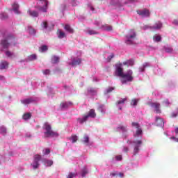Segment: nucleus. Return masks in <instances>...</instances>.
<instances>
[{
  "label": "nucleus",
  "mask_w": 178,
  "mask_h": 178,
  "mask_svg": "<svg viewBox=\"0 0 178 178\" xmlns=\"http://www.w3.org/2000/svg\"><path fill=\"white\" fill-rule=\"evenodd\" d=\"M150 106L152 108H154L156 113H161V104L154 102V103H151Z\"/></svg>",
  "instance_id": "11"
},
{
  "label": "nucleus",
  "mask_w": 178,
  "mask_h": 178,
  "mask_svg": "<svg viewBox=\"0 0 178 178\" xmlns=\"http://www.w3.org/2000/svg\"><path fill=\"white\" fill-rule=\"evenodd\" d=\"M134 65V60H128V66H133Z\"/></svg>",
  "instance_id": "48"
},
{
  "label": "nucleus",
  "mask_w": 178,
  "mask_h": 178,
  "mask_svg": "<svg viewBox=\"0 0 178 178\" xmlns=\"http://www.w3.org/2000/svg\"><path fill=\"white\" fill-rule=\"evenodd\" d=\"M177 113H172L171 115V118H177L178 116V108L175 109Z\"/></svg>",
  "instance_id": "45"
},
{
  "label": "nucleus",
  "mask_w": 178,
  "mask_h": 178,
  "mask_svg": "<svg viewBox=\"0 0 178 178\" xmlns=\"http://www.w3.org/2000/svg\"><path fill=\"white\" fill-rule=\"evenodd\" d=\"M8 67H9V63H8V61L3 60L0 63V70L8 69Z\"/></svg>",
  "instance_id": "17"
},
{
  "label": "nucleus",
  "mask_w": 178,
  "mask_h": 178,
  "mask_svg": "<svg viewBox=\"0 0 178 178\" xmlns=\"http://www.w3.org/2000/svg\"><path fill=\"white\" fill-rule=\"evenodd\" d=\"M42 73L44 74H50L51 73V71L49 70H44L42 71Z\"/></svg>",
  "instance_id": "49"
},
{
  "label": "nucleus",
  "mask_w": 178,
  "mask_h": 178,
  "mask_svg": "<svg viewBox=\"0 0 178 178\" xmlns=\"http://www.w3.org/2000/svg\"><path fill=\"white\" fill-rule=\"evenodd\" d=\"M156 123L157 126H159L160 127H163L165 126V122L163 121V119L156 117Z\"/></svg>",
  "instance_id": "14"
},
{
  "label": "nucleus",
  "mask_w": 178,
  "mask_h": 178,
  "mask_svg": "<svg viewBox=\"0 0 178 178\" xmlns=\"http://www.w3.org/2000/svg\"><path fill=\"white\" fill-rule=\"evenodd\" d=\"M104 108V105H100L98 108V111H101V109Z\"/></svg>",
  "instance_id": "55"
},
{
  "label": "nucleus",
  "mask_w": 178,
  "mask_h": 178,
  "mask_svg": "<svg viewBox=\"0 0 178 178\" xmlns=\"http://www.w3.org/2000/svg\"><path fill=\"white\" fill-rule=\"evenodd\" d=\"M83 142L85 144H88V143H90V137H88V136H87V135H85L83 137Z\"/></svg>",
  "instance_id": "33"
},
{
  "label": "nucleus",
  "mask_w": 178,
  "mask_h": 178,
  "mask_svg": "<svg viewBox=\"0 0 178 178\" xmlns=\"http://www.w3.org/2000/svg\"><path fill=\"white\" fill-rule=\"evenodd\" d=\"M13 10L16 13V15H20V11H19V4L14 3L12 5Z\"/></svg>",
  "instance_id": "18"
},
{
  "label": "nucleus",
  "mask_w": 178,
  "mask_h": 178,
  "mask_svg": "<svg viewBox=\"0 0 178 178\" xmlns=\"http://www.w3.org/2000/svg\"><path fill=\"white\" fill-rule=\"evenodd\" d=\"M116 161H122V155H118L115 156Z\"/></svg>",
  "instance_id": "51"
},
{
  "label": "nucleus",
  "mask_w": 178,
  "mask_h": 178,
  "mask_svg": "<svg viewBox=\"0 0 178 178\" xmlns=\"http://www.w3.org/2000/svg\"><path fill=\"white\" fill-rule=\"evenodd\" d=\"M91 10H94V7L90 8Z\"/></svg>",
  "instance_id": "60"
},
{
  "label": "nucleus",
  "mask_w": 178,
  "mask_h": 178,
  "mask_svg": "<svg viewBox=\"0 0 178 178\" xmlns=\"http://www.w3.org/2000/svg\"><path fill=\"white\" fill-rule=\"evenodd\" d=\"M8 17V14L6 13H2L0 15V19H1V20H6Z\"/></svg>",
  "instance_id": "35"
},
{
  "label": "nucleus",
  "mask_w": 178,
  "mask_h": 178,
  "mask_svg": "<svg viewBox=\"0 0 178 178\" xmlns=\"http://www.w3.org/2000/svg\"><path fill=\"white\" fill-rule=\"evenodd\" d=\"M149 67V63H145L143 66L139 68L140 72H145V68Z\"/></svg>",
  "instance_id": "24"
},
{
  "label": "nucleus",
  "mask_w": 178,
  "mask_h": 178,
  "mask_svg": "<svg viewBox=\"0 0 178 178\" xmlns=\"http://www.w3.org/2000/svg\"><path fill=\"white\" fill-rule=\"evenodd\" d=\"M41 26L43 29H48V22H47V21L42 22V24H41Z\"/></svg>",
  "instance_id": "39"
},
{
  "label": "nucleus",
  "mask_w": 178,
  "mask_h": 178,
  "mask_svg": "<svg viewBox=\"0 0 178 178\" xmlns=\"http://www.w3.org/2000/svg\"><path fill=\"white\" fill-rule=\"evenodd\" d=\"M29 58L30 60H35V59H37V56L35 54H32L29 56Z\"/></svg>",
  "instance_id": "44"
},
{
  "label": "nucleus",
  "mask_w": 178,
  "mask_h": 178,
  "mask_svg": "<svg viewBox=\"0 0 178 178\" xmlns=\"http://www.w3.org/2000/svg\"><path fill=\"white\" fill-rule=\"evenodd\" d=\"M81 58H73L70 65H71V66H79V65H81Z\"/></svg>",
  "instance_id": "13"
},
{
  "label": "nucleus",
  "mask_w": 178,
  "mask_h": 178,
  "mask_svg": "<svg viewBox=\"0 0 178 178\" xmlns=\"http://www.w3.org/2000/svg\"><path fill=\"white\" fill-rule=\"evenodd\" d=\"M138 103V99H132L131 101V105H133L134 106H136Z\"/></svg>",
  "instance_id": "37"
},
{
  "label": "nucleus",
  "mask_w": 178,
  "mask_h": 178,
  "mask_svg": "<svg viewBox=\"0 0 178 178\" xmlns=\"http://www.w3.org/2000/svg\"><path fill=\"white\" fill-rule=\"evenodd\" d=\"M165 51L168 54H172L173 52V48L171 47H164Z\"/></svg>",
  "instance_id": "28"
},
{
  "label": "nucleus",
  "mask_w": 178,
  "mask_h": 178,
  "mask_svg": "<svg viewBox=\"0 0 178 178\" xmlns=\"http://www.w3.org/2000/svg\"><path fill=\"white\" fill-rule=\"evenodd\" d=\"M129 148L128 147H124V152H128Z\"/></svg>",
  "instance_id": "56"
},
{
  "label": "nucleus",
  "mask_w": 178,
  "mask_h": 178,
  "mask_svg": "<svg viewBox=\"0 0 178 178\" xmlns=\"http://www.w3.org/2000/svg\"><path fill=\"white\" fill-rule=\"evenodd\" d=\"M123 65H124V66H129V61L127 60V61L124 62V63H123Z\"/></svg>",
  "instance_id": "54"
},
{
  "label": "nucleus",
  "mask_w": 178,
  "mask_h": 178,
  "mask_svg": "<svg viewBox=\"0 0 178 178\" xmlns=\"http://www.w3.org/2000/svg\"><path fill=\"white\" fill-rule=\"evenodd\" d=\"M134 144H135V147L134 149V155H137L138 152L140 151V147H141V144H143L142 140H134Z\"/></svg>",
  "instance_id": "9"
},
{
  "label": "nucleus",
  "mask_w": 178,
  "mask_h": 178,
  "mask_svg": "<svg viewBox=\"0 0 178 178\" xmlns=\"http://www.w3.org/2000/svg\"><path fill=\"white\" fill-rule=\"evenodd\" d=\"M31 33L33 34H35V29H31Z\"/></svg>",
  "instance_id": "57"
},
{
  "label": "nucleus",
  "mask_w": 178,
  "mask_h": 178,
  "mask_svg": "<svg viewBox=\"0 0 178 178\" xmlns=\"http://www.w3.org/2000/svg\"><path fill=\"white\" fill-rule=\"evenodd\" d=\"M138 15L142 16V17H149V10L147 9H143L142 10H137Z\"/></svg>",
  "instance_id": "10"
},
{
  "label": "nucleus",
  "mask_w": 178,
  "mask_h": 178,
  "mask_svg": "<svg viewBox=\"0 0 178 178\" xmlns=\"http://www.w3.org/2000/svg\"><path fill=\"white\" fill-rule=\"evenodd\" d=\"M58 38H65V37H66V34L65 33V32L60 31L58 32Z\"/></svg>",
  "instance_id": "34"
},
{
  "label": "nucleus",
  "mask_w": 178,
  "mask_h": 178,
  "mask_svg": "<svg viewBox=\"0 0 178 178\" xmlns=\"http://www.w3.org/2000/svg\"><path fill=\"white\" fill-rule=\"evenodd\" d=\"M119 109H120V111H122V108H121V107H120Z\"/></svg>",
  "instance_id": "62"
},
{
  "label": "nucleus",
  "mask_w": 178,
  "mask_h": 178,
  "mask_svg": "<svg viewBox=\"0 0 178 178\" xmlns=\"http://www.w3.org/2000/svg\"><path fill=\"white\" fill-rule=\"evenodd\" d=\"M124 74L123 72V63L118 62L115 64V75L118 77H122Z\"/></svg>",
  "instance_id": "6"
},
{
  "label": "nucleus",
  "mask_w": 178,
  "mask_h": 178,
  "mask_svg": "<svg viewBox=\"0 0 178 178\" xmlns=\"http://www.w3.org/2000/svg\"><path fill=\"white\" fill-rule=\"evenodd\" d=\"M31 118V113H25L23 115V119L24 120H28V119H30Z\"/></svg>",
  "instance_id": "30"
},
{
  "label": "nucleus",
  "mask_w": 178,
  "mask_h": 178,
  "mask_svg": "<svg viewBox=\"0 0 178 178\" xmlns=\"http://www.w3.org/2000/svg\"><path fill=\"white\" fill-rule=\"evenodd\" d=\"M40 161H41V155L35 154L33 156V163L31 164L33 169H38L40 166Z\"/></svg>",
  "instance_id": "8"
},
{
  "label": "nucleus",
  "mask_w": 178,
  "mask_h": 178,
  "mask_svg": "<svg viewBox=\"0 0 178 178\" xmlns=\"http://www.w3.org/2000/svg\"><path fill=\"white\" fill-rule=\"evenodd\" d=\"M127 101V98H123L116 102V105H123Z\"/></svg>",
  "instance_id": "27"
},
{
  "label": "nucleus",
  "mask_w": 178,
  "mask_h": 178,
  "mask_svg": "<svg viewBox=\"0 0 178 178\" xmlns=\"http://www.w3.org/2000/svg\"><path fill=\"white\" fill-rule=\"evenodd\" d=\"M119 176H120V177H123V173L120 172V173H119Z\"/></svg>",
  "instance_id": "58"
},
{
  "label": "nucleus",
  "mask_w": 178,
  "mask_h": 178,
  "mask_svg": "<svg viewBox=\"0 0 178 178\" xmlns=\"http://www.w3.org/2000/svg\"><path fill=\"white\" fill-rule=\"evenodd\" d=\"M52 59H53V63H58L59 62L60 58L56 56H54Z\"/></svg>",
  "instance_id": "41"
},
{
  "label": "nucleus",
  "mask_w": 178,
  "mask_h": 178,
  "mask_svg": "<svg viewBox=\"0 0 178 178\" xmlns=\"http://www.w3.org/2000/svg\"><path fill=\"white\" fill-rule=\"evenodd\" d=\"M39 1H43L44 2H47V0H39Z\"/></svg>",
  "instance_id": "61"
},
{
  "label": "nucleus",
  "mask_w": 178,
  "mask_h": 178,
  "mask_svg": "<svg viewBox=\"0 0 178 178\" xmlns=\"http://www.w3.org/2000/svg\"><path fill=\"white\" fill-rule=\"evenodd\" d=\"M118 129H120V130H122V131L123 132H126L127 131V126H123V125H121L118 127Z\"/></svg>",
  "instance_id": "40"
},
{
  "label": "nucleus",
  "mask_w": 178,
  "mask_h": 178,
  "mask_svg": "<svg viewBox=\"0 0 178 178\" xmlns=\"http://www.w3.org/2000/svg\"><path fill=\"white\" fill-rule=\"evenodd\" d=\"M5 54L8 58H12L14 55V54L9 50L6 51Z\"/></svg>",
  "instance_id": "31"
},
{
  "label": "nucleus",
  "mask_w": 178,
  "mask_h": 178,
  "mask_svg": "<svg viewBox=\"0 0 178 178\" xmlns=\"http://www.w3.org/2000/svg\"><path fill=\"white\" fill-rule=\"evenodd\" d=\"M151 29L153 30H159L160 29H162V22L157 21L154 26H151Z\"/></svg>",
  "instance_id": "15"
},
{
  "label": "nucleus",
  "mask_w": 178,
  "mask_h": 178,
  "mask_svg": "<svg viewBox=\"0 0 178 178\" xmlns=\"http://www.w3.org/2000/svg\"><path fill=\"white\" fill-rule=\"evenodd\" d=\"M43 162L47 166H52V165H54V161L51 160L44 159L43 160Z\"/></svg>",
  "instance_id": "25"
},
{
  "label": "nucleus",
  "mask_w": 178,
  "mask_h": 178,
  "mask_svg": "<svg viewBox=\"0 0 178 178\" xmlns=\"http://www.w3.org/2000/svg\"><path fill=\"white\" fill-rule=\"evenodd\" d=\"M133 71L131 70H129L127 73L123 74L122 76H121V83L122 84H126V83L133 81Z\"/></svg>",
  "instance_id": "4"
},
{
  "label": "nucleus",
  "mask_w": 178,
  "mask_h": 178,
  "mask_svg": "<svg viewBox=\"0 0 178 178\" xmlns=\"http://www.w3.org/2000/svg\"><path fill=\"white\" fill-rule=\"evenodd\" d=\"M73 177H77V172L76 173L70 172L69 175L67 176V178H73Z\"/></svg>",
  "instance_id": "38"
},
{
  "label": "nucleus",
  "mask_w": 178,
  "mask_h": 178,
  "mask_svg": "<svg viewBox=\"0 0 178 178\" xmlns=\"http://www.w3.org/2000/svg\"><path fill=\"white\" fill-rule=\"evenodd\" d=\"M118 5H120V3H118Z\"/></svg>",
  "instance_id": "63"
},
{
  "label": "nucleus",
  "mask_w": 178,
  "mask_h": 178,
  "mask_svg": "<svg viewBox=\"0 0 178 178\" xmlns=\"http://www.w3.org/2000/svg\"><path fill=\"white\" fill-rule=\"evenodd\" d=\"M88 34H90V35H94V34H98V32H97V31H94V30H92V29L88 30Z\"/></svg>",
  "instance_id": "43"
},
{
  "label": "nucleus",
  "mask_w": 178,
  "mask_h": 178,
  "mask_svg": "<svg viewBox=\"0 0 178 178\" xmlns=\"http://www.w3.org/2000/svg\"><path fill=\"white\" fill-rule=\"evenodd\" d=\"M88 170H87V168H83L81 170V176L82 177H86V175H88Z\"/></svg>",
  "instance_id": "29"
},
{
  "label": "nucleus",
  "mask_w": 178,
  "mask_h": 178,
  "mask_svg": "<svg viewBox=\"0 0 178 178\" xmlns=\"http://www.w3.org/2000/svg\"><path fill=\"white\" fill-rule=\"evenodd\" d=\"M163 104H164V105L165 106H169V105H170V103L169 102V99H165L163 102Z\"/></svg>",
  "instance_id": "46"
},
{
  "label": "nucleus",
  "mask_w": 178,
  "mask_h": 178,
  "mask_svg": "<svg viewBox=\"0 0 178 178\" xmlns=\"http://www.w3.org/2000/svg\"><path fill=\"white\" fill-rule=\"evenodd\" d=\"M6 127L4 126L0 127V134H3V136H5L6 134Z\"/></svg>",
  "instance_id": "26"
},
{
  "label": "nucleus",
  "mask_w": 178,
  "mask_h": 178,
  "mask_svg": "<svg viewBox=\"0 0 178 178\" xmlns=\"http://www.w3.org/2000/svg\"><path fill=\"white\" fill-rule=\"evenodd\" d=\"M132 127H135V129H137L136 133L134 134V136L135 138L140 137L141 134H143V129H141V127H140V124L138 122H132L131 123Z\"/></svg>",
  "instance_id": "7"
},
{
  "label": "nucleus",
  "mask_w": 178,
  "mask_h": 178,
  "mask_svg": "<svg viewBox=\"0 0 178 178\" xmlns=\"http://www.w3.org/2000/svg\"><path fill=\"white\" fill-rule=\"evenodd\" d=\"M11 44L16 45V39L12 35H9L6 38L2 39L0 41V45H1L4 49H8L9 47H10Z\"/></svg>",
  "instance_id": "1"
},
{
  "label": "nucleus",
  "mask_w": 178,
  "mask_h": 178,
  "mask_svg": "<svg viewBox=\"0 0 178 178\" xmlns=\"http://www.w3.org/2000/svg\"><path fill=\"white\" fill-rule=\"evenodd\" d=\"M110 176H112L113 177H115V176H118V174L116 173V172H111Z\"/></svg>",
  "instance_id": "53"
},
{
  "label": "nucleus",
  "mask_w": 178,
  "mask_h": 178,
  "mask_svg": "<svg viewBox=\"0 0 178 178\" xmlns=\"http://www.w3.org/2000/svg\"><path fill=\"white\" fill-rule=\"evenodd\" d=\"M175 133L176 134H178V127L175 129Z\"/></svg>",
  "instance_id": "59"
},
{
  "label": "nucleus",
  "mask_w": 178,
  "mask_h": 178,
  "mask_svg": "<svg viewBox=\"0 0 178 178\" xmlns=\"http://www.w3.org/2000/svg\"><path fill=\"white\" fill-rule=\"evenodd\" d=\"M113 58H115V54L111 53V55L108 57H107V61L111 62V60H112V59H113Z\"/></svg>",
  "instance_id": "42"
},
{
  "label": "nucleus",
  "mask_w": 178,
  "mask_h": 178,
  "mask_svg": "<svg viewBox=\"0 0 178 178\" xmlns=\"http://www.w3.org/2000/svg\"><path fill=\"white\" fill-rule=\"evenodd\" d=\"M28 13L31 17H38L39 13L38 11L29 10Z\"/></svg>",
  "instance_id": "19"
},
{
  "label": "nucleus",
  "mask_w": 178,
  "mask_h": 178,
  "mask_svg": "<svg viewBox=\"0 0 178 178\" xmlns=\"http://www.w3.org/2000/svg\"><path fill=\"white\" fill-rule=\"evenodd\" d=\"M40 51L41 52H45V51H48V46L42 45L41 47H40Z\"/></svg>",
  "instance_id": "36"
},
{
  "label": "nucleus",
  "mask_w": 178,
  "mask_h": 178,
  "mask_svg": "<svg viewBox=\"0 0 178 178\" xmlns=\"http://www.w3.org/2000/svg\"><path fill=\"white\" fill-rule=\"evenodd\" d=\"M43 130H45L44 131V136L45 137H54V136H56V133L52 130V127H51V124L48 122H44L42 127Z\"/></svg>",
  "instance_id": "3"
},
{
  "label": "nucleus",
  "mask_w": 178,
  "mask_h": 178,
  "mask_svg": "<svg viewBox=\"0 0 178 178\" xmlns=\"http://www.w3.org/2000/svg\"><path fill=\"white\" fill-rule=\"evenodd\" d=\"M44 151V155H49V154H51V150H49V149H45Z\"/></svg>",
  "instance_id": "50"
},
{
  "label": "nucleus",
  "mask_w": 178,
  "mask_h": 178,
  "mask_svg": "<svg viewBox=\"0 0 178 178\" xmlns=\"http://www.w3.org/2000/svg\"><path fill=\"white\" fill-rule=\"evenodd\" d=\"M35 99L33 98H28V99H24L23 100H21V102L24 104V105H29V104H33V102H35Z\"/></svg>",
  "instance_id": "16"
},
{
  "label": "nucleus",
  "mask_w": 178,
  "mask_h": 178,
  "mask_svg": "<svg viewBox=\"0 0 178 178\" xmlns=\"http://www.w3.org/2000/svg\"><path fill=\"white\" fill-rule=\"evenodd\" d=\"M88 91V92H90L92 94H93V92H95V90H94V88H89Z\"/></svg>",
  "instance_id": "52"
},
{
  "label": "nucleus",
  "mask_w": 178,
  "mask_h": 178,
  "mask_svg": "<svg viewBox=\"0 0 178 178\" xmlns=\"http://www.w3.org/2000/svg\"><path fill=\"white\" fill-rule=\"evenodd\" d=\"M38 10H40L41 12H43L44 13H47V10L48 9V2H45V6L43 7L39 6L38 7Z\"/></svg>",
  "instance_id": "21"
},
{
  "label": "nucleus",
  "mask_w": 178,
  "mask_h": 178,
  "mask_svg": "<svg viewBox=\"0 0 178 178\" xmlns=\"http://www.w3.org/2000/svg\"><path fill=\"white\" fill-rule=\"evenodd\" d=\"M97 117V113H95V110L94 108H92L89 111L88 115H85L83 118L79 119V122L80 123H84V122H87L88 120V118H92L94 119V118Z\"/></svg>",
  "instance_id": "5"
},
{
  "label": "nucleus",
  "mask_w": 178,
  "mask_h": 178,
  "mask_svg": "<svg viewBox=\"0 0 178 178\" xmlns=\"http://www.w3.org/2000/svg\"><path fill=\"white\" fill-rule=\"evenodd\" d=\"M153 40L156 42H161V41L162 40V37L160 35H155L153 37Z\"/></svg>",
  "instance_id": "22"
},
{
  "label": "nucleus",
  "mask_w": 178,
  "mask_h": 178,
  "mask_svg": "<svg viewBox=\"0 0 178 178\" xmlns=\"http://www.w3.org/2000/svg\"><path fill=\"white\" fill-rule=\"evenodd\" d=\"M125 43L127 45H132L134 44V41L136 38H137V33H136V30L131 29L128 31L127 34L125 35Z\"/></svg>",
  "instance_id": "2"
},
{
  "label": "nucleus",
  "mask_w": 178,
  "mask_h": 178,
  "mask_svg": "<svg viewBox=\"0 0 178 178\" xmlns=\"http://www.w3.org/2000/svg\"><path fill=\"white\" fill-rule=\"evenodd\" d=\"M73 103L72 102H63L60 103V106L62 109H67L69 106H72Z\"/></svg>",
  "instance_id": "12"
},
{
  "label": "nucleus",
  "mask_w": 178,
  "mask_h": 178,
  "mask_svg": "<svg viewBox=\"0 0 178 178\" xmlns=\"http://www.w3.org/2000/svg\"><path fill=\"white\" fill-rule=\"evenodd\" d=\"M64 29L66 31H67V33H70V34H73V33H74V30L69 24H65Z\"/></svg>",
  "instance_id": "20"
},
{
  "label": "nucleus",
  "mask_w": 178,
  "mask_h": 178,
  "mask_svg": "<svg viewBox=\"0 0 178 178\" xmlns=\"http://www.w3.org/2000/svg\"><path fill=\"white\" fill-rule=\"evenodd\" d=\"M102 29H104V30H106V31H112L113 30L112 26L108 24L103 25Z\"/></svg>",
  "instance_id": "23"
},
{
  "label": "nucleus",
  "mask_w": 178,
  "mask_h": 178,
  "mask_svg": "<svg viewBox=\"0 0 178 178\" xmlns=\"http://www.w3.org/2000/svg\"><path fill=\"white\" fill-rule=\"evenodd\" d=\"M113 90H115V88L113 87H110L106 90V93L109 94V92H112V91H113Z\"/></svg>",
  "instance_id": "47"
},
{
  "label": "nucleus",
  "mask_w": 178,
  "mask_h": 178,
  "mask_svg": "<svg viewBox=\"0 0 178 178\" xmlns=\"http://www.w3.org/2000/svg\"><path fill=\"white\" fill-rule=\"evenodd\" d=\"M70 140H71L72 143H74L77 142V140H79V138L77 137V136L74 135V136H71Z\"/></svg>",
  "instance_id": "32"
}]
</instances>
